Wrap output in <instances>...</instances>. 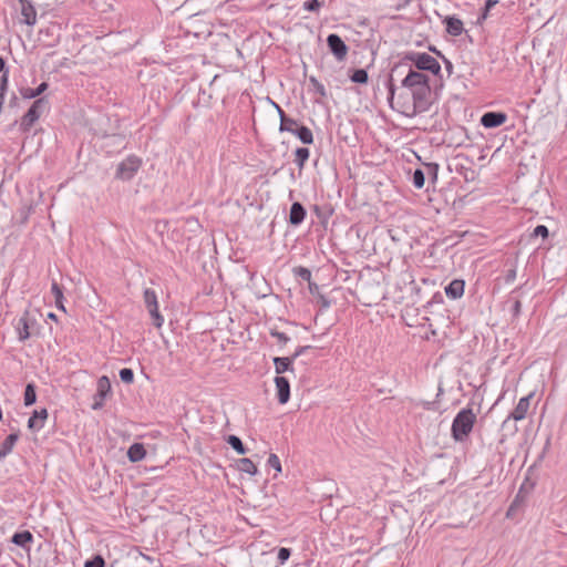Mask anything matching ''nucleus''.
<instances>
[{
	"mask_svg": "<svg viewBox=\"0 0 567 567\" xmlns=\"http://www.w3.org/2000/svg\"><path fill=\"white\" fill-rule=\"evenodd\" d=\"M18 101H19V100H18L17 95H16V94H13V95L11 96L10 101H9V105H10L11 107H14V106H17V105H18Z\"/></svg>",
	"mask_w": 567,
	"mask_h": 567,
	"instance_id": "864d4df0",
	"label": "nucleus"
},
{
	"mask_svg": "<svg viewBox=\"0 0 567 567\" xmlns=\"http://www.w3.org/2000/svg\"><path fill=\"white\" fill-rule=\"evenodd\" d=\"M498 3V0H486L483 9V13L480 19H486L491 10Z\"/></svg>",
	"mask_w": 567,
	"mask_h": 567,
	"instance_id": "ea45409f",
	"label": "nucleus"
},
{
	"mask_svg": "<svg viewBox=\"0 0 567 567\" xmlns=\"http://www.w3.org/2000/svg\"><path fill=\"white\" fill-rule=\"evenodd\" d=\"M0 73H9V69L7 68L6 61L2 56H0Z\"/></svg>",
	"mask_w": 567,
	"mask_h": 567,
	"instance_id": "3c124183",
	"label": "nucleus"
},
{
	"mask_svg": "<svg viewBox=\"0 0 567 567\" xmlns=\"http://www.w3.org/2000/svg\"><path fill=\"white\" fill-rule=\"evenodd\" d=\"M274 105H275V107H276V110H277V112H278V115H279V118H280V120H281V115H287V114L285 113V111H284V110H282V109H281L277 103H274Z\"/></svg>",
	"mask_w": 567,
	"mask_h": 567,
	"instance_id": "6e6d98bb",
	"label": "nucleus"
},
{
	"mask_svg": "<svg viewBox=\"0 0 567 567\" xmlns=\"http://www.w3.org/2000/svg\"><path fill=\"white\" fill-rule=\"evenodd\" d=\"M532 399V393L523 396L517 405L515 406V409L511 412V414L508 415L507 420L504 422L505 424L512 419L514 421H522L526 417V414L528 412V409H529V400Z\"/></svg>",
	"mask_w": 567,
	"mask_h": 567,
	"instance_id": "f8f14e48",
	"label": "nucleus"
},
{
	"mask_svg": "<svg viewBox=\"0 0 567 567\" xmlns=\"http://www.w3.org/2000/svg\"><path fill=\"white\" fill-rule=\"evenodd\" d=\"M237 468L240 472L247 473L251 476L256 475L258 470L255 463L247 457L240 458L237 461Z\"/></svg>",
	"mask_w": 567,
	"mask_h": 567,
	"instance_id": "b1692460",
	"label": "nucleus"
},
{
	"mask_svg": "<svg viewBox=\"0 0 567 567\" xmlns=\"http://www.w3.org/2000/svg\"><path fill=\"white\" fill-rule=\"evenodd\" d=\"M310 151L307 147H298L295 152V162L299 169L305 167L306 162L309 159Z\"/></svg>",
	"mask_w": 567,
	"mask_h": 567,
	"instance_id": "393cba45",
	"label": "nucleus"
},
{
	"mask_svg": "<svg viewBox=\"0 0 567 567\" xmlns=\"http://www.w3.org/2000/svg\"><path fill=\"white\" fill-rule=\"evenodd\" d=\"M535 236H542L543 238H546L548 236V229L546 226L539 225L534 228V237Z\"/></svg>",
	"mask_w": 567,
	"mask_h": 567,
	"instance_id": "49530a36",
	"label": "nucleus"
},
{
	"mask_svg": "<svg viewBox=\"0 0 567 567\" xmlns=\"http://www.w3.org/2000/svg\"><path fill=\"white\" fill-rule=\"evenodd\" d=\"M412 183H413V186L417 189H421L423 186H424V183H425V174L424 172L421 169V168H416L414 172H413V175H412Z\"/></svg>",
	"mask_w": 567,
	"mask_h": 567,
	"instance_id": "473e14b6",
	"label": "nucleus"
},
{
	"mask_svg": "<svg viewBox=\"0 0 567 567\" xmlns=\"http://www.w3.org/2000/svg\"><path fill=\"white\" fill-rule=\"evenodd\" d=\"M120 379L124 382V383H132L134 381V372L132 369L130 368H123L120 370Z\"/></svg>",
	"mask_w": 567,
	"mask_h": 567,
	"instance_id": "c9c22d12",
	"label": "nucleus"
},
{
	"mask_svg": "<svg viewBox=\"0 0 567 567\" xmlns=\"http://www.w3.org/2000/svg\"><path fill=\"white\" fill-rule=\"evenodd\" d=\"M475 421L476 415L471 408L462 409L452 422V437L456 442H463L472 432Z\"/></svg>",
	"mask_w": 567,
	"mask_h": 567,
	"instance_id": "f03ea898",
	"label": "nucleus"
},
{
	"mask_svg": "<svg viewBox=\"0 0 567 567\" xmlns=\"http://www.w3.org/2000/svg\"><path fill=\"white\" fill-rule=\"evenodd\" d=\"M309 82L312 85V87L317 94H319L321 97L327 96V91H326L324 85L321 82H319L315 76H310Z\"/></svg>",
	"mask_w": 567,
	"mask_h": 567,
	"instance_id": "f704fd0d",
	"label": "nucleus"
},
{
	"mask_svg": "<svg viewBox=\"0 0 567 567\" xmlns=\"http://www.w3.org/2000/svg\"><path fill=\"white\" fill-rule=\"evenodd\" d=\"M18 439H19V433H11L6 437V440L0 444V460H2L9 453H11Z\"/></svg>",
	"mask_w": 567,
	"mask_h": 567,
	"instance_id": "412c9836",
	"label": "nucleus"
},
{
	"mask_svg": "<svg viewBox=\"0 0 567 567\" xmlns=\"http://www.w3.org/2000/svg\"><path fill=\"white\" fill-rule=\"evenodd\" d=\"M267 465L269 467H272L277 473H281L282 468H281V463H280V460L279 457L271 453L267 460Z\"/></svg>",
	"mask_w": 567,
	"mask_h": 567,
	"instance_id": "e433bc0d",
	"label": "nucleus"
},
{
	"mask_svg": "<svg viewBox=\"0 0 567 567\" xmlns=\"http://www.w3.org/2000/svg\"><path fill=\"white\" fill-rule=\"evenodd\" d=\"M111 392V382L106 375L101 377L97 380V389L93 399L94 402L92 404L93 410H100L104 406V401L107 394Z\"/></svg>",
	"mask_w": 567,
	"mask_h": 567,
	"instance_id": "6e6552de",
	"label": "nucleus"
},
{
	"mask_svg": "<svg viewBox=\"0 0 567 567\" xmlns=\"http://www.w3.org/2000/svg\"><path fill=\"white\" fill-rule=\"evenodd\" d=\"M507 115L504 112H486L481 117V124L485 128H495L506 122Z\"/></svg>",
	"mask_w": 567,
	"mask_h": 567,
	"instance_id": "9d476101",
	"label": "nucleus"
},
{
	"mask_svg": "<svg viewBox=\"0 0 567 567\" xmlns=\"http://www.w3.org/2000/svg\"><path fill=\"white\" fill-rule=\"evenodd\" d=\"M142 166V159L131 155L122 161L115 172V177L122 181H131Z\"/></svg>",
	"mask_w": 567,
	"mask_h": 567,
	"instance_id": "39448f33",
	"label": "nucleus"
},
{
	"mask_svg": "<svg viewBox=\"0 0 567 567\" xmlns=\"http://www.w3.org/2000/svg\"><path fill=\"white\" fill-rule=\"evenodd\" d=\"M307 215L306 208L299 202L292 203L289 212V223L292 226H299L302 224Z\"/></svg>",
	"mask_w": 567,
	"mask_h": 567,
	"instance_id": "4468645a",
	"label": "nucleus"
},
{
	"mask_svg": "<svg viewBox=\"0 0 567 567\" xmlns=\"http://www.w3.org/2000/svg\"><path fill=\"white\" fill-rule=\"evenodd\" d=\"M430 82V79L427 75L417 72L413 70L411 66H409V72L406 76L402 80L401 84L403 87L408 89H414L421 85H424Z\"/></svg>",
	"mask_w": 567,
	"mask_h": 567,
	"instance_id": "1a4fd4ad",
	"label": "nucleus"
},
{
	"mask_svg": "<svg viewBox=\"0 0 567 567\" xmlns=\"http://www.w3.org/2000/svg\"><path fill=\"white\" fill-rule=\"evenodd\" d=\"M411 91H412L413 104H412V111L409 115H416L419 113L427 112L432 104L430 101V97H431L430 82L424 85L411 89Z\"/></svg>",
	"mask_w": 567,
	"mask_h": 567,
	"instance_id": "7ed1b4c3",
	"label": "nucleus"
},
{
	"mask_svg": "<svg viewBox=\"0 0 567 567\" xmlns=\"http://www.w3.org/2000/svg\"><path fill=\"white\" fill-rule=\"evenodd\" d=\"M292 134L296 135L301 143L303 144H312L313 143V134L310 128L305 125L297 126Z\"/></svg>",
	"mask_w": 567,
	"mask_h": 567,
	"instance_id": "4be33fe9",
	"label": "nucleus"
},
{
	"mask_svg": "<svg viewBox=\"0 0 567 567\" xmlns=\"http://www.w3.org/2000/svg\"><path fill=\"white\" fill-rule=\"evenodd\" d=\"M465 282L462 279H454L445 287V293L451 299H458L464 293Z\"/></svg>",
	"mask_w": 567,
	"mask_h": 567,
	"instance_id": "f3484780",
	"label": "nucleus"
},
{
	"mask_svg": "<svg viewBox=\"0 0 567 567\" xmlns=\"http://www.w3.org/2000/svg\"><path fill=\"white\" fill-rule=\"evenodd\" d=\"M443 22L446 27V32L453 37H458L464 31L462 20L454 16H447Z\"/></svg>",
	"mask_w": 567,
	"mask_h": 567,
	"instance_id": "dca6fc26",
	"label": "nucleus"
},
{
	"mask_svg": "<svg viewBox=\"0 0 567 567\" xmlns=\"http://www.w3.org/2000/svg\"><path fill=\"white\" fill-rule=\"evenodd\" d=\"M412 62L420 71H429L434 75H440L441 65L435 58L424 52H408L402 58V61L394 65L392 72H396L403 66H409L406 62Z\"/></svg>",
	"mask_w": 567,
	"mask_h": 567,
	"instance_id": "f257e3e1",
	"label": "nucleus"
},
{
	"mask_svg": "<svg viewBox=\"0 0 567 567\" xmlns=\"http://www.w3.org/2000/svg\"><path fill=\"white\" fill-rule=\"evenodd\" d=\"M532 475V465H528L525 467V480L518 491V494L516 495L515 499L511 504L509 508L507 509V517H512L515 515L516 509L519 506L520 501H523L532 489V483L529 482V477Z\"/></svg>",
	"mask_w": 567,
	"mask_h": 567,
	"instance_id": "423d86ee",
	"label": "nucleus"
},
{
	"mask_svg": "<svg viewBox=\"0 0 567 567\" xmlns=\"http://www.w3.org/2000/svg\"><path fill=\"white\" fill-rule=\"evenodd\" d=\"M145 455L146 451L142 443H134L128 447L127 457L133 463L142 461Z\"/></svg>",
	"mask_w": 567,
	"mask_h": 567,
	"instance_id": "aec40b11",
	"label": "nucleus"
},
{
	"mask_svg": "<svg viewBox=\"0 0 567 567\" xmlns=\"http://www.w3.org/2000/svg\"><path fill=\"white\" fill-rule=\"evenodd\" d=\"M327 45L337 61L341 62L347 58L349 48L340 35L331 33L327 37Z\"/></svg>",
	"mask_w": 567,
	"mask_h": 567,
	"instance_id": "0eeeda50",
	"label": "nucleus"
},
{
	"mask_svg": "<svg viewBox=\"0 0 567 567\" xmlns=\"http://www.w3.org/2000/svg\"><path fill=\"white\" fill-rule=\"evenodd\" d=\"M324 6V0H308L303 2V9L311 12H317Z\"/></svg>",
	"mask_w": 567,
	"mask_h": 567,
	"instance_id": "72a5a7b5",
	"label": "nucleus"
},
{
	"mask_svg": "<svg viewBox=\"0 0 567 567\" xmlns=\"http://www.w3.org/2000/svg\"><path fill=\"white\" fill-rule=\"evenodd\" d=\"M386 87H388V91H389L388 101H389L390 106L393 107L392 102H393V99H394V94H395L396 87H395V85L393 83L392 75L389 76V80L386 82Z\"/></svg>",
	"mask_w": 567,
	"mask_h": 567,
	"instance_id": "58836bf2",
	"label": "nucleus"
},
{
	"mask_svg": "<svg viewBox=\"0 0 567 567\" xmlns=\"http://www.w3.org/2000/svg\"><path fill=\"white\" fill-rule=\"evenodd\" d=\"M17 331L19 334V340L24 341L30 338L31 333L29 331V320H28V312L22 316L17 324Z\"/></svg>",
	"mask_w": 567,
	"mask_h": 567,
	"instance_id": "5701e85b",
	"label": "nucleus"
},
{
	"mask_svg": "<svg viewBox=\"0 0 567 567\" xmlns=\"http://www.w3.org/2000/svg\"><path fill=\"white\" fill-rule=\"evenodd\" d=\"M11 542L19 547L29 549L30 544L33 543V535L29 530L18 532L13 534Z\"/></svg>",
	"mask_w": 567,
	"mask_h": 567,
	"instance_id": "6ab92c4d",
	"label": "nucleus"
},
{
	"mask_svg": "<svg viewBox=\"0 0 567 567\" xmlns=\"http://www.w3.org/2000/svg\"><path fill=\"white\" fill-rule=\"evenodd\" d=\"M297 274L303 280L309 281L311 279V271L308 268L299 267Z\"/></svg>",
	"mask_w": 567,
	"mask_h": 567,
	"instance_id": "a18cd8bd",
	"label": "nucleus"
},
{
	"mask_svg": "<svg viewBox=\"0 0 567 567\" xmlns=\"http://www.w3.org/2000/svg\"><path fill=\"white\" fill-rule=\"evenodd\" d=\"M274 105H275V107H276V110H277V112H278V115H279V118H280V120H281V115H287V114L285 113V111H284V110H282V109H281L277 103H274Z\"/></svg>",
	"mask_w": 567,
	"mask_h": 567,
	"instance_id": "4d7b16f0",
	"label": "nucleus"
},
{
	"mask_svg": "<svg viewBox=\"0 0 567 567\" xmlns=\"http://www.w3.org/2000/svg\"><path fill=\"white\" fill-rule=\"evenodd\" d=\"M48 417L47 409L34 410L28 421V427L32 431H39L44 426V421Z\"/></svg>",
	"mask_w": 567,
	"mask_h": 567,
	"instance_id": "2eb2a0df",
	"label": "nucleus"
},
{
	"mask_svg": "<svg viewBox=\"0 0 567 567\" xmlns=\"http://www.w3.org/2000/svg\"><path fill=\"white\" fill-rule=\"evenodd\" d=\"M227 443L238 453V454H246L247 449L245 447L243 441L237 435H229L227 437Z\"/></svg>",
	"mask_w": 567,
	"mask_h": 567,
	"instance_id": "cd10ccee",
	"label": "nucleus"
},
{
	"mask_svg": "<svg viewBox=\"0 0 567 567\" xmlns=\"http://www.w3.org/2000/svg\"><path fill=\"white\" fill-rule=\"evenodd\" d=\"M20 94L22 95L23 99H28V100L38 97V95L35 93V89H31V87L20 89Z\"/></svg>",
	"mask_w": 567,
	"mask_h": 567,
	"instance_id": "37998d69",
	"label": "nucleus"
},
{
	"mask_svg": "<svg viewBox=\"0 0 567 567\" xmlns=\"http://www.w3.org/2000/svg\"><path fill=\"white\" fill-rule=\"evenodd\" d=\"M49 317H50L51 319H55V318H56L54 313H50V315H49Z\"/></svg>",
	"mask_w": 567,
	"mask_h": 567,
	"instance_id": "052dcab7",
	"label": "nucleus"
},
{
	"mask_svg": "<svg viewBox=\"0 0 567 567\" xmlns=\"http://www.w3.org/2000/svg\"><path fill=\"white\" fill-rule=\"evenodd\" d=\"M143 299H144V303H145L146 308L158 306L157 295H156L155 290H153L151 288H146L144 290Z\"/></svg>",
	"mask_w": 567,
	"mask_h": 567,
	"instance_id": "7c9ffc66",
	"label": "nucleus"
},
{
	"mask_svg": "<svg viewBox=\"0 0 567 567\" xmlns=\"http://www.w3.org/2000/svg\"><path fill=\"white\" fill-rule=\"evenodd\" d=\"M349 78L353 83L358 84H367L369 81V75L365 69L353 70Z\"/></svg>",
	"mask_w": 567,
	"mask_h": 567,
	"instance_id": "bb28decb",
	"label": "nucleus"
},
{
	"mask_svg": "<svg viewBox=\"0 0 567 567\" xmlns=\"http://www.w3.org/2000/svg\"><path fill=\"white\" fill-rule=\"evenodd\" d=\"M147 310H148V313H150V316H151V318L153 320V324L156 328H161L163 326V323H164V318L159 313L158 306L148 307Z\"/></svg>",
	"mask_w": 567,
	"mask_h": 567,
	"instance_id": "2f4dec72",
	"label": "nucleus"
},
{
	"mask_svg": "<svg viewBox=\"0 0 567 567\" xmlns=\"http://www.w3.org/2000/svg\"><path fill=\"white\" fill-rule=\"evenodd\" d=\"M270 334L282 344H286L290 340V338L285 332H280L277 330H271Z\"/></svg>",
	"mask_w": 567,
	"mask_h": 567,
	"instance_id": "c03bdc74",
	"label": "nucleus"
},
{
	"mask_svg": "<svg viewBox=\"0 0 567 567\" xmlns=\"http://www.w3.org/2000/svg\"><path fill=\"white\" fill-rule=\"evenodd\" d=\"M105 560L101 555H95L93 558L85 561L84 567H104Z\"/></svg>",
	"mask_w": 567,
	"mask_h": 567,
	"instance_id": "4c0bfd02",
	"label": "nucleus"
},
{
	"mask_svg": "<svg viewBox=\"0 0 567 567\" xmlns=\"http://www.w3.org/2000/svg\"><path fill=\"white\" fill-rule=\"evenodd\" d=\"M48 104L49 102L45 97L37 99L31 104L27 113L22 116L20 122V130L22 132H29L33 124L40 118Z\"/></svg>",
	"mask_w": 567,
	"mask_h": 567,
	"instance_id": "20e7f679",
	"label": "nucleus"
},
{
	"mask_svg": "<svg viewBox=\"0 0 567 567\" xmlns=\"http://www.w3.org/2000/svg\"><path fill=\"white\" fill-rule=\"evenodd\" d=\"M274 105H275V107H276V110H277V112H278V115H279V118H280V120H281V115H287V114L285 113V111H284V110H282V109H281L277 103H274Z\"/></svg>",
	"mask_w": 567,
	"mask_h": 567,
	"instance_id": "5fc2aeb1",
	"label": "nucleus"
},
{
	"mask_svg": "<svg viewBox=\"0 0 567 567\" xmlns=\"http://www.w3.org/2000/svg\"><path fill=\"white\" fill-rule=\"evenodd\" d=\"M277 399L280 404H286L290 399V383L286 377L277 375L275 378Z\"/></svg>",
	"mask_w": 567,
	"mask_h": 567,
	"instance_id": "ddd939ff",
	"label": "nucleus"
},
{
	"mask_svg": "<svg viewBox=\"0 0 567 567\" xmlns=\"http://www.w3.org/2000/svg\"><path fill=\"white\" fill-rule=\"evenodd\" d=\"M519 307H520V302L519 301H516L515 302V310L518 311L519 310Z\"/></svg>",
	"mask_w": 567,
	"mask_h": 567,
	"instance_id": "bf43d9fd",
	"label": "nucleus"
},
{
	"mask_svg": "<svg viewBox=\"0 0 567 567\" xmlns=\"http://www.w3.org/2000/svg\"><path fill=\"white\" fill-rule=\"evenodd\" d=\"M9 84V73L1 74L0 76V94L6 96Z\"/></svg>",
	"mask_w": 567,
	"mask_h": 567,
	"instance_id": "79ce46f5",
	"label": "nucleus"
},
{
	"mask_svg": "<svg viewBox=\"0 0 567 567\" xmlns=\"http://www.w3.org/2000/svg\"><path fill=\"white\" fill-rule=\"evenodd\" d=\"M441 59L445 65L446 71L449 72V74H452V72H453L452 62L449 59H446L445 55H441Z\"/></svg>",
	"mask_w": 567,
	"mask_h": 567,
	"instance_id": "09e8293b",
	"label": "nucleus"
},
{
	"mask_svg": "<svg viewBox=\"0 0 567 567\" xmlns=\"http://www.w3.org/2000/svg\"><path fill=\"white\" fill-rule=\"evenodd\" d=\"M298 126L297 121L289 117L288 115H281V123L279 125L280 132H289L292 133V131Z\"/></svg>",
	"mask_w": 567,
	"mask_h": 567,
	"instance_id": "c756f323",
	"label": "nucleus"
},
{
	"mask_svg": "<svg viewBox=\"0 0 567 567\" xmlns=\"http://www.w3.org/2000/svg\"><path fill=\"white\" fill-rule=\"evenodd\" d=\"M21 11V22L27 25H34L37 23V10L30 0H19Z\"/></svg>",
	"mask_w": 567,
	"mask_h": 567,
	"instance_id": "9b49d317",
	"label": "nucleus"
},
{
	"mask_svg": "<svg viewBox=\"0 0 567 567\" xmlns=\"http://www.w3.org/2000/svg\"><path fill=\"white\" fill-rule=\"evenodd\" d=\"M24 405L30 406L37 401V392L35 385L33 383H28L24 390Z\"/></svg>",
	"mask_w": 567,
	"mask_h": 567,
	"instance_id": "c85d7f7f",
	"label": "nucleus"
},
{
	"mask_svg": "<svg viewBox=\"0 0 567 567\" xmlns=\"http://www.w3.org/2000/svg\"><path fill=\"white\" fill-rule=\"evenodd\" d=\"M51 292L54 296L55 307L62 311H65V308L63 305L64 296H63L62 288L56 282H53L51 286Z\"/></svg>",
	"mask_w": 567,
	"mask_h": 567,
	"instance_id": "a878e982",
	"label": "nucleus"
},
{
	"mask_svg": "<svg viewBox=\"0 0 567 567\" xmlns=\"http://www.w3.org/2000/svg\"><path fill=\"white\" fill-rule=\"evenodd\" d=\"M311 348H312L311 346L298 347L297 350L295 351V353L290 358H293V361H295L298 357H300L301 354H303L306 351H308Z\"/></svg>",
	"mask_w": 567,
	"mask_h": 567,
	"instance_id": "de8ad7c7",
	"label": "nucleus"
},
{
	"mask_svg": "<svg viewBox=\"0 0 567 567\" xmlns=\"http://www.w3.org/2000/svg\"><path fill=\"white\" fill-rule=\"evenodd\" d=\"M290 555H291V550L289 548L281 547L278 550L277 558L280 564H285L289 559Z\"/></svg>",
	"mask_w": 567,
	"mask_h": 567,
	"instance_id": "a19ab883",
	"label": "nucleus"
},
{
	"mask_svg": "<svg viewBox=\"0 0 567 567\" xmlns=\"http://www.w3.org/2000/svg\"><path fill=\"white\" fill-rule=\"evenodd\" d=\"M48 89V83L42 82L38 87H35V93L38 97Z\"/></svg>",
	"mask_w": 567,
	"mask_h": 567,
	"instance_id": "8fccbe9b",
	"label": "nucleus"
},
{
	"mask_svg": "<svg viewBox=\"0 0 567 567\" xmlns=\"http://www.w3.org/2000/svg\"><path fill=\"white\" fill-rule=\"evenodd\" d=\"M275 371L277 375H280L285 372H293L295 369L292 367L293 358L290 357H275L274 358Z\"/></svg>",
	"mask_w": 567,
	"mask_h": 567,
	"instance_id": "a211bd4d",
	"label": "nucleus"
},
{
	"mask_svg": "<svg viewBox=\"0 0 567 567\" xmlns=\"http://www.w3.org/2000/svg\"><path fill=\"white\" fill-rule=\"evenodd\" d=\"M427 167L432 172L433 178L436 179L439 165L437 164H429Z\"/></svg>",
	"mask_w": 567,
	"mask_h": 567,
	"instance_id": "603ef678",
	"label": "nucleus"
},
{
	"mask_svg": "<svg viewBox=\"0 0 567 567\" xmlns=\"http://www.w3.org/2000/svg\"><path fill=\"white\" fill-rule=\"evenodd\" d=\"M430 51L434 52L437 56L441 58L443 55L439 50H436L434 47H430Z\"/></svg>",
	"mask_w": 567,
	"mask_h": 567,
	"instance_id": "13d9d810",
	"label": "nucleus"
}]
</instances>
